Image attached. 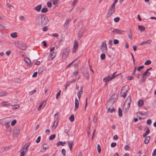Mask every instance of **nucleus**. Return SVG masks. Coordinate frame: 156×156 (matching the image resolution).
<instances>
[{
  "label": "nucleus",
  "instance_id": "33",
  "mask_svg": "<svg viewBox=\"0 0 156 156\" xmlns=\"http://www.w3.org/2000/svg\"><path fill=\"white\" fill-rule=\"evenodd\" d=\"M69 119L71 122H73L74 121V117L73 115H71L69 117Z\"/></svg>",
  "mask_w": 156,
  "mask_h": 156
},
{
  "label": "nucleus",
  "instance_id": "55",
  "mask_svg": "<svg viewBox=\"0 0 156 156\" xmlns=\"http://www.w3.org/2000/svg\"><path fill=\"white\" fill-rule=\"evenodd\" d=\"M62 155L63 156H65L66 154V151L64 149H62Z\"/></svg>",
  "mask_w": 156,
  "mask_h": 156
},
{
  "label": "nucleus",
  "instance_id": "60",
  "mask_svg": "<svg viewBox=\"0 0 156 156\" xmlns=\"http://www.w3.org/2000/svg\"><path fill=\"white\" fill-rule=\"evenodd\" d=\"M116 145V144L115 142H113L111 143V146L112 147H115Z\"/></svg>",
  "mask_w": 156,
  "mask_h": 156
},
{
  "label": "nucleus",
  "instance_id": "43",
  "mask_svg": "<svg viewBox=\"0 0 156 156\" xmlns=\"http://www.w3.org/2000/svg\"><path fill=\"white\" fill-rule=\"evenodd\" d=\"M143 104V101L142 100H139L138 102V105L139 106H141Z\"/></svg>",
  "mask_w": 156,
  "mask_h": 156
},
{
  "label": "nucleus",
  "instance_id": "11",
  "mask_svg": "<svg viewBox=\"0 0 156 156\" xmlns=\"http://www.w3.org/2000/svg\"><path fill=\"white\" fill-rule=\"evenodd\" d=\"M117 98V95L116 94H113L109 98V100L111 102L113 101L114 103L115 102Z\"/></svg>",
  "mask_w": 156,
  "mask_h": 156
},
{
  "label": "nucleus",
  "instance_id": "56",
  "mask_svg": "<svg viewBox=\"0 0 156 156\" xmlns=\"http://www.w3.org/2000/svg\"><path fill=\"white\" fill-rule=\"evenodd\" d=\"M151 120L150 119H148L147 121V125H150L151 123Z\"/></svg>",
  "mask_w": 156,
  "mask_h": 156
},
{
  "label": "nucleus",
  "instance_id": "24",
  "mask_svg": "<svg viewBox=\"0 0 156 156\" xmlns=\"http://www.w3.org/2000/svg\"><path fill=\"white\" fill-rule=\"evenodd\" d=\"M69 21L70 20L69 19H68L66 20L65 22V24L64 25V27L66 30H67V29L68 28L67 25L68 24L69 22Z\"/></svg>",
  "mask_w": 156,
  "mask_h": 156
},
{
  "label": "nucleus",
  "instance_id": "63",
  "mask_svg": "<svg viewBox=\"0 0 156 156\" xmlns=\"http://www.w3.org/2000/svg\"><path fill=\"white\" fill-rule=\"evenodd\" d=\"M47 5L48 7L51 8V3L48 2L47 3Z\"/></svg>",
  "mask_w": 156,
  "mask_h": 156
},
{
  "label": "nucleus",
  "instance_id": "14",
  "mask_svg": "<svg viewBox=\"0 0 156 156\" xmlns=\"http://www.w3.org/2000/svg\"><path fill=\"white\" fill-rule=\"evenodd\" d=\"M58 123V120L56 119L54 121V123L51 127V130L53 131L57 126Z\"/></svg>",
  "mask_w": 156,
  "mask_h": 156
},
{
  "label": "nucleus",
  "instance_id": "9",
  "mask_svg": "<svg viewBox=\"0 0 156 156\" xmlns=\"http://www.w3.org/2000/svg\"><path fill=\"white\" fill-rule=\"evenodd\" d=\"M107 48L105 42V41L102 42L101 47V49L102 51L103 52H106L107 51Z\"/></svg>",
  "mask_w": 156,
  "mask_h": 156
},
{
  "label": "nucleus",
  "instance_id": "18",
  "mask_svg": "<svg viewBox=\"0 0 156 156\" xmlns=\"http://www.w3.org/2000/svg\"><path fill=\"white\" fill-rule=\"evenodd\" d=\"M56 54L54 52H52L51 53L48 57V59L49 60H52L55 56Z\"/></svg>",
  "mask_w": 156,
  "mask_h": 156
},
{
  "label": "nucleus",
  "instance_id": "57",
  "mask_svg": "<svg viewBox=\"0 0 156 156\" xmlns=\"http://www.w3.org/2000/svg\"><path fill=\"white\" fill-rule=\"evenodd\" d=\"M119 43V41L117 39H115L114 40L113 43L115 44H116Z\"/></svg>",
  "mask_w": 156,
  "mask_h": 156
},
{
  "label": "nucleus",
  "instance_id": "26",
  "mask_svg": "<svg viewBox=\"0 0 156 156\" xmlns=\"http://www.w3.org/2000/svg\"><path fill=\"white\" fill-rule=\"evenodd\" d=\"M41 5L40 4L38 5L37 6H36L34 8V9L35 10L37 11V12H39L40 11L41 8Z\"/></svg>",
  "mask_w": 156,
  "mask_h": 156
},
{
  "label": "nucleus",
  "instance_id": "58",
  "mask_svg": "<svg viewBox=\"0 0 156 156\" xmlns=\"http://www.w3.org/2000/svg\"><path fill=\"white\" fill-rule=\"evenodd\" d=\"M46 102L45 101H43L42 103H41L40 105H41V108L43 106H44L46 104Z\"/></svg>",
  "mask_w": 156,
  "mask_h": 156
},
{
  "label": "nucleus",
  "instance_id": "15",
  "mask_svg": "<svg viewBox=\"0 0 156 156\" xmlns=\"http://www.w3.org/2000/svg\"><path fill=\"white\" fill-rule=\"evenodd\" d=\"M42 149L41 151V152H44L46 149L48 148V145L46 144H43L42 146Z\"/></svg>",
  "mask_w": 156,
  "mask_h": 156
},
{
  "label": "nucleus",
  "instance_id": "52",
  "mask_svg": "<svg viewBox=\"0 0 156 156\" xmlns=\"http://www.w3.org/2000/svg\"><path fill=\"white\" fill-rule=\"evenodd\" d=\"M120 20L119 17H117L114 19V21L115 22H118Z\"/></svg>",
  "mask_w": 156,
  "mask_h": 156
},
{
  "label": "nucleus",
  "instance_id": "30",
  "mask_svg": "<svg viewBox=\"0 0 156 156\" xmlns=\"http://www.w3.org/2000/svg\"><path fill=\"white\" fill-rule=\"evenodd\" d=\"M138 29L142 31H144L145 30V27L142 26L138 25Z\"/></svg>",
  "mask_w": 156,
  "mask_h": 156
},
{
  "label": "nucleus",
  "instance_id": "32",
  "mask_svg": "<svg viewBox=\"0 0 156 156\" xmlns=\"http://www.w3.org/2000/svg\"><path fill=\"white\" fill-rule=\"evenodd\" d=\"M110 80V76H108L107 78L105 77L103 79V81L104 82H106L105 83H107V82H108L110 80Z\"/></svg>",
  "mask_w": 156,
  "mask_h": 156
},
{
  "label": "nucleus",
  "instance_id": "42",
  "mask_svg": "<svg viewBox=\"0 0 156 156\" xmlns=\"http://www.w3.org/2000/svg\"><path fill=\"white\" fill-rule=\"evenodd\" d=\"M128 35L129 38L132 40V34L131 31L130 30H129V32L128 33Z\"/></svg>",
  "mask_w": 156,
  "mask_h": 156
},
{
  "label": "nucleus",
  "instance_id": "19",
  "mask_svg": "<svg viewBox=\"0 0 156 156\" xmlns=\"http://www.w3.org/2000/svg\"><path fill=\"white\" fill-rule=\"evenodd\" d=\"M2 104V106L4 107L8 108L12 106V105L10 103H8L7 101L3 102Z\"/></svg>",
  "mask_w": 156,
  "mask_h": 156
},
{
  "label": "nucleus",
  "instance_id": "45",
  "mask_svg": "<svg viewBox=\"0 0 156 156\" xmlns=\"http://www.w3.org/2000/svg\"><path fill=\"white\" fill-rule=\"evenodd\" d=\"M52 2H53V4L54 5H57L58 3V0H52Z\"/></svg>",
  "mask_w": 156,
  "mask_h": 156
},
{
  "label": "nucleus",
  "instance_id": "4",
  "mask_svg": "<svg viewBox=\"0 0 156 156\" xmlns=\"http://www.w3.org/2000/svg\"><path fill=\"white\" fill-rule=\"evenodd\" d=\"M128 90V87L127 86H124L122 87L121 94L122 96L124 98H126Z\"/></svg>",
  "mask_w": 156,
  "mask_h": 156
},
{
  "label": "nucleus",
  "instance_id": "29",
  "mask_svg": "<svg viewBox=\"0 0 156 156\" xmlns=\"http://www.w3.org/2000/svg\"><path fill=\"white\" fill-rule=\"evenodd\" d=\"M150 139V136H148L146 137L144 140V143L146 144H147L148 143Z\"/></svg>",
  "mask_w": 156,
  "mask_h": 156
},
{
  "label": "nucleus",
  "instance_id": "17",
  "mask_svg": "<svg viewBox=\"0 0 156 156\" xmlns=\"http://www.w3.org/2000/svg\"><path fill=\"white\" fill-rule=\"evenodd\" d=\"M74 44L73 47V52H74V51L77 49L78 47V42L76 41V40L74 41Z\"/></svg>",
  "mask_w": 156,
  "mask_h": 156
},
{
  "label": "nucleus",
  "instance_id": "51",
  "mask_svg": "<svg viewBox=\"0 0 156 156\" xmlns=\"http://www.w3.org/2000/svg\"><path fill=\"white\" fill-rule=\"evenodd\" d=\"M61 92V90H59V92L57 93L56 98L57 99L58 98V96H59L60 95V93Z\"/></svg>",
  "mask_w": 156,
  "mask_h": 156
},
{
  "label": "nucleus",
  "instance_id": "48",
  "mask_svg": "<svg viewBox=\"0 0 156 156\" xmlns=\"http://www.w3.org/2000/svg\"><path fill=\"white\" fill-rule=\"evenodd\" d=\"M151 61L149 60H147L144 63V64L146 65H149L151 64Z\"/></svg>",
  "mask_w": 156,
  "mask_h": 156
},
{
  "label": "nucleus",
  "instance_id": "25",
  "mask_svg": "<svg viewBox=\"0 0 156 156\" xmlns=\"http://www.w3.org/2000/svg\"><path fill=\"white\" fill-rule=\"evenodd\" d=\"M66 143V141L62 142L61 141H58L56 144V146L58 147L59 145H61L62 146H64L65 144Z\"/></svg>",
  "mask_w": 156,
  "mask_h": 156
},
{
  "label": "nucleus",
  "instance_id": "46",
  "mask_svg": "<svg viewBox=\"0 0 156 156\" xmlns=\"http://www.w3.org/2000/svg\"><path fill=\"white\" fill-rule=\"evenodd\" d=\"M97 149L98 152L100 153L101 151V147L99 144H98Z\"/></svg>",
  "mask_w": 156,
  "mask_h": 156
},
{
  "label": "nucleus",
  "instance_id": "40",
  "mask_svg": "<svg viewBox=\"0 0 156 156\" xmlns=\"http://www.w3.org/2000/svg\"><path fill=\"white\" fill-rule=\"evenodd\" d=\"M115 72H114L112 75L111 77V78H110V80H112L113 79H114L116 76H118L119 75V74L116 75V76H115Z\"/></svg>",
  "mask_w": 156,
  "mask_h": 156
},
{
  "label": "nucleus",
  "instance_id": "1",
  "mask_svg": "<svg viewBox=\"0 0 156 156\" xmlns=\"http://www.w3.org/2000/svg\"><path fill=\"white\" fill-rule=\"evenodd\" d=\"M131 101V98L130 96H128L126 100L123 109L124 113H126L128 112L130 107Z\"/></svg>",
  "mask_w": 156,
  "mask_h": 156
},
{
  "label": "nucleus",
  "instance_id": "6",
  "mask_svg": "<svg viewBox=\"0 0 156 156\" xmlns=\"http://www.w3.org/2000/svg\"><path fill=\"white\" fill-rule=\"evenodd\" d=\"M70 51V49L69 47L67 48L64 50L62 54L63 58L66 59L69 55V52Z\"/></svg>",
  "mask_w": 156,
  "mask_h": 156
},
{
  "label": "nucleus",
  "instance_id": "62",
  "mask_svg": "<svg viewBox=\"0 0 156 156\" xmlns=\"http://www.w3.org/2000/svg\"><path fill=\"white\" fill-rule=\"evenodd\" d=\"M124 148L126 150H128L130 148V147L128 145H127L125 146Z\"/></svg>",
  "mask_w": 156,
  "mask_h": 156
},
{
  "label": "nucleus",
  "instance_id": "23",
  "mask_svg": "<svg viewBox=\"0 0 156 156\" xmlns=\"http://www.w3.org/2000/svg\"><path fill=\"white\" fill-rule=\"evenodd\" d=\"M75 108L74 110L76 111V109L78 108L79 105V102L77 99H76L75 101Z\"/></svg>",
  "mask_w": 156,
  "mask_h": 156
},
{
  "label": "nucleus",
  "instance_id": "49",
  "mask_svg": "<svg viewBox=\"0 0 156 156\" xmlns=\"http://www.w3.org/2000/svg\"><path fill=\"white\" fill-rule=\"evenodd\" d=\"M9 148V147H4L2 148L1 149V151L2 152L6 150H7Z\"/></svg>",
  "mask_w": 156,
  "mask_h": 156
},
{
  "label": "nucleus",
  "instance_id": "36",
  "mask_svg": "<svg viewBox=\"0 0 156 156\" xmlns=\"http://www.w3.org/2000/svg\"><path fill=\"white\" fill-rule=\"evenodd\" d=\"M55 134H53L49 136V139L50 140H53L55 138Z\"/></svg>",
  "mask_w": 156,
  "mask_h": 156
},
{
  "label": "nucleus",
  "instance_id": "38",
  "mask_svg": "<svg viewBox=\"0 0 156 156\" xmlns=\"http://www.w3.org/2000/svg\"><path fill=\"white\" fill-rule=\"evenodd\" d=\"M13 107L12 109H16L19 107V106L18 105L16 104L14 105H13L12 106Z\"/></svg>",
  "mask_w": 156,
  "mask_h": 156
},
{
  "label": "nucleus",
  "instance_id": "44",
  "mask_svg": "<svg viewBox=\"0 0 156 156\" xmlns=\"http://www.w3.org/2000/svg\"><path fill=\"white\" fill-rule=\"evenodd\" d=\"M100 57L101 59L103 60L105 59V55L104 53H102Z\"/></svg>",
  "mask_w": 156,
  "mask_h": 156
},
{
  "label": "nucleus",
  "instance_id": "35",
  "mask_svg": "<svg viewBox=\"0 0 156 156\" xmlns=\"http://www.w3.org/2000/svg\"><path fill=\"white\" fill-rule=\"evenodd\" d=\"M119 115L120 117H122V110L120 108H119L118 109Z\"/></svg>",
  "mask_w": 156,
  "mask_h": 156
},
{
  "label": "nucleus",
  "instance_id": "21",
  "mask_svg": "<svg viewBox=\"0 0 156 156\" xmlns=\"http://www.w3.org/2000/svg\"><path fill=\"white\" fill-rule=\"evenodd\" d=\"M24 61L27 63L28 66H31L32 64L30 59L27 57L25 58Z\"/></svg>",
  "mask_w": 156,
  "mask_h": 156
},
{
  "label": "nucleus",
  "instance_id": "22",
  "mask_svg": "<svg viewBox=\"0 0 156 156\" xmlns=\"http://www.w3.org/2000/svg\"><path fill=\"white\" fill-rule=\"evenodd\" d=\"M151 42L152 40L151 39H149L147 41H142L141 43L139 44V45L141 46L146 44H150L151 43Z\"/></svg>",
  "mask_w": 156,
  "mask_h": 156
},
{
  "label": "nucleus",
  "instance_id": "61",
  "mask_svg": "<svg viewBox=\"0 0 156 156\" xmlns=\"http://www.w3.org/2000/svg\"><path fill=\"white\" fill-rule=\"evenodd\" d=\"M41 139V136H38V137H37V138L36 141V142L37 143H39Z\"/></svg>",
  "mask_w": 156,
  "mask_h": 156
},
{
  "label": "nucleus",
  "instance_id": "41",
  "mask_svg": "<svg viewBox=\"0 0 156 156\" xmlns=\"http://www.w3.org/2000/svg\"><path fill=\"white\" fill-rule=\"evenodd\" d=\"M48 9L47 8H43L41 10V12L42 13H45L48 11Z\"/></svg>",
  "mask_w": 156,
  "mask_h": 156
},
{
  "label": "nucleus",
  "instance_id": "64",
  "mask_svg": "<svg viewBox=\"0 0 156 156\" xmlns=\"http://www.w3.org/2000/svg\"><path fill=\"white\" fill-rule=\"evenodd\" d=\"M5 28V27L3 25L0 24V30H4Z\"/></svg>",
  "mask_w": 156,
  "mask_h": 156
},
{
  "label": "nucleus",
  "instance_id": "16",
  "mask_svg": "<svg viewBox=\"0 0 156 156\" xmlns=\"http://www.w3.org/2000/svg\"><path fill=\"white\" fill-rule=\"evenodd\" d=\"M67 143H68V146L70 150L71 151L72 150V147L73 146V140H69L67 141Z\"/></svg>",
  "mask_w": 156,
  "mask_h": 156
},
{
  "label": "nucleus",
  "instance_id": "5",
  "mask_svg": "<svg viewBox=\"0 0 156 156\" xmlns=\"http://www.w3.org/2000/svg\"><path fill=\"white\" fill-rule=\"evenodd\" d=\"M115 11V6L111 5L108 9L107 15L108 17L111 16Z\"/></svg>",
  "mask_w": 156,
  "mask_h": 156
},
{
  "label": "nucleus",
  "instance_id": "7",
  "mask_svg": "<svg viewBox=\"0 0 156 156\" xmlns=\"http://www.w3.org/2000/svg\"><path fill=\"white\" fill-rule=\"evenodd\" d=\"M20 132V128L19 126H16L13 132V135L15 136H17Z\"/></svg>",
  "mask_w": 156,
  "mask_h": 156
},
{
  "label": "nucleus",
  "instance_id": "34",
  "mask_svg": "<svg viewBox=\"0 0 156 156\" xmlns=\"http://www.w3.org/2000/svg\"><path fill=\"white\" fill-rule=\"evenodd\" d=\"M14 81L15 82L19 83L20 82L21 80L19 78H16L14 79Z\"/></svg>",
  "mask_w": 156,
  "mask_h": 156
},
{
  "label": "nucleus",
  "instance_id": "3",
  "mask_svg": "<svg viewBox=\"0 0 156 156\" xmlns=\"http://www.w3.org/2000/svg\"><path fill=\"white\" fill-rule=\"evenodd\" d=\"M41 24L42 26L46 25L49 22L48 17L44 14H41Z\"/></svg>",
  "mask_w": 156,
  "mask_h": 156
},
{
  "label": "nucleus",
  "instance_id": "2",
  "mask_svg": "<svg viewBox=\"0 0 156 156\" xmlns=\"http://www.w3.org/2000/svg\"><path fill=\"white\" fill-rule=\"evenodd\" d=\"M14 44L16 47L22 50H24L27 48L26 45L23 43L21 41H16L15 42Z\"/></svg>",
  "mask_w": 156,
  "mask_h": 156
},
{
  "label": "nucleus",
  "instance_id": "20",
  "mask_svg": "<svg viewBox=\"0 0 156 156\" xmlns=\"http://www.w3.org/2000/svg\"><path fill=\"white\" fill-rule=\"evenodd\" d=\"M83 76L86 79H88L89 76L87 70L84 71L82 72Z\"/></svg>",
  "mask_w": 156,
  "mask_h": 156
},
{
  "label": "nucleus",
  "instance_id": "47",
  "mask_svg": "<svg viewBox=\"0 0 156 156\" xmlns=\"http://www.w3.org/2000/svg\"><path fill=\"white\" fill-rule=\"evenodd\" d=\"M148 71L147 69L143 73V76H146L147 74H149V75L151 73L150 72H148Z\"/></svg>",
  "mask_w": 156,
  "mask_h": 156
},
{
  "label": "nucleus",
  "instance_id": "53",
  "mask_svg": "<svg viewBox=\"0 0 156 156\" xmlns=\"http://www.w3.org/2000/svg\"><path fill=\"white\" fill-rule=\"evenodd\" d=\"M144 67V66H139L137 69L138 71H140L141 69H143Z\"/></svg>",
  "mask_w": 156,
  "mask_h": 156
},
{
  "label": "nucleus",
  "instance_id": "8",
  "mask_svg": "<svg viewBox=\"0 0 156 156\" xmlns=\"http://www.w3.org/2000/svg\"><path fill=\"white\" fill-rule=\"evenodd\" d=\"M30 144V143L26 144L20 150V152L26 153L28 151V148Z\"/></svg>",
  "mask_w": 156,
  "mask_h": 156
},
{
  "label": "nucleus",
  "instance_id": "10",
  "mask_svg": "<svg viewBox=\"0 0 156 156\" xmlns=\"http://www.w3.org/2000/svg\"><path fill=\"white\" fill-rule=\"evenodd\" d=\"M113 101L111 102L109 100H108L107 103L106 108L108 109V112L110 110V108L114 104Z\"/></svg>",
  "mask_w": 156,
  "mask_h": 156
},
{
  "label": "nucleus",
  "instance_id": "31",
  "mask_svg": "<svg viewBox=\"0 0 156 156\" xmlns=\"http://www.w3.org/2000/svg\"><path fill=\"white\" fill-rule=\"evenodd\" d=\"M11 36L12 38H15L17 37V33L16 32H14L11 34Z\"/></svg>",
  "mask_w": 156,
  "mask_h": 156
},
{
  "label": "nucleus",
  "instance_id": "28",
  "mask_svg": "<svg viewBox=\"0 0 156 156\" xmlns=\"http://www.w3.org/2000/svg\"><path fill=\"white\" fill-rule=\"evenodd\" d=\"M7 94V93L6 92L2 91L0 92V97L6 96Z\"/></svg>",
  "mask_w": 156,
  "mask_h": 156
},
{
  "label": "nucleus",
  "instance_id": "37",
  "mask_svg": "<svg viewBox=\"0 0 156 156\" xmlns=\"http://www.w3.org/2000/svg\"><path fill=\"white\" fill-rule=\"evenodd\" d=\"M82 92H83V91L82 90L79 91H78V92L77 95H78V97L79 99L81 97V94H82Z\"/></svg>",
  "mask_w": 156,
  "mask_h": 156
},
{
  "label": "nucleus",
  "instance_id": "50",
  "mask_svg": "<svg viewBox=\"0 0 156 156\" xmlns=\"http://www.w3.org/2000/svg\"><path fill=\"white\" fill-rule=\"evenodd\" d=\"M16 122V119L14 120L11 122V126H13L15 125Z\"/></svg>",
  "mask_w": 156,
  "mask_h": 156
},
{
  "label": "nucleus",
  "instance_id": "12",
  "mask_svg": "<svg viewBox=\"0 0 156 156\" xmlns=\"http://www.w3.org/2000/svg\"><path fill=\"white\" fill-rule=\"evenodd\" d=\"M7 123H9V122L5 118L0 119V124L2 125L7 124Z\"/></svg>",
  "mask_w": 156,
  "mask_h": 156
},
{
  "label": "nucleus",
  "instance_id": "59",
  "mask_svg": "<svg viewBox=\"0 0 156 156\" xmlns=\"http://www.w3.org/2000/svg\"><path fill=\"white\" fill-rule=\"evenodd\" d=\"M43 68H42V67L40 68L38 70V73L39 74H41L42 73V72H43Z\"/></svg>",
  "mask_w": 156,
  "mask_h": 156
},
{
  "label": "nucleus",
  "instance_id": "27",
  "mask_svg": "<svg viewBox=\"0 0 156 156\" xmlns=\"http://www.w3.org/2000/svg\"><path fill=\"white\" fill-rule=\"evenodd\" d=\"M41 14L38 15L35 18V21L37 23L39 22L40 20L41 19Z\"/></svg>",
  "mask_w": 156,
  "mask_h": 156
},
{
  "label": "nucleus",
  "instance_id": "13",
  "mask_svg": "<svg viewBox=\"0 0 156 156\" xmlns=\"http://www.w3.org/2000/svg\"><path fill=\"white\" fill-rule=\"evenodd\" d=\"M112 32L115 34H121L124 32V31L122 30L115 29L112 31Z\"/></svg>",
  "mask_w": 156,
  "mask_h": 156
},
{
  "label": "nucleus",
  "instance_id": "39",
  "mask_svg": "<svg viewBox=\"0 0 156 156\" xmlns=\"http://www.w3.org/2000/svg\"><path fill=\"white\" fill-rule=\"evenodd\" d=\"M97 114L95 115L93 119V123L95 124L97 121Z\"/></svg>",
  "mask_w": 156,
  "mask_h": 156
},
{
  "label": "nucleus",
  "instance_id": "54",
  "mask_svg": "<svg viewBox=\"0 0 156 156\" xmlns=\"http://www.w3.org/2000/svg\"><path fill=\"white\" fill-rule=\"evenodd\" d=\"M48 29V27L47 26H44L42 28V30L44 31H47Z\"/></svg>",
  "mask_w": 156,
  "mask_h": 156
}]
</instances>
